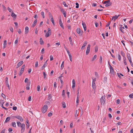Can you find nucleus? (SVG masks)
Listing matches in <instances>:
<instances>
[{"label":"nucleus","mask_w":133,"mask_h":133,"mask_svg":"<svg viewBox=\"0 0 133 133\" xmlns=\"http://www.w3.org/2000/svg\"><path fill=\"white\" fill-rule=\"evenodd\" d=\"M6 82L5 83L6 84V85L7 87H8L9 90H10L9 85L8 84V77H6L5 78Z\"/></svg>","instance_id":"0eeeda50"},{"label":"nucleus","mask_w":133,"mask_h":133,"mask_svg":"<svg viewBox=\"0 0 133 133\" xmlns=\"http://www.w3.org/2000/svg\"><path fill=\"white\" fill-rule=\"evenodd\" d=\"M24 70V69H21V70H20L19 71L20 72L19 75L20 76H21Z\"/></svg>","instance_id":"a878e982"},{"label":"nucleus","mask_w":133,"mask_h":133,"mask_svg":"<svg viewBox=\"0 0 133 133\" xmlns=\"http://www.w3.org/2000/svg\"><path fill=\"white\" fill-rule=\"evenodd\" d=\"M60 9L62 12L64 16L66 17V12L65 11L63 8H60Z\"/></svg>","instance_id":"423d86ee"},{"label":"nucleus","mask_w":133,"mask_h":133,"mask_svg":"<svg viewBox=\"0 0 133 133\" xmlns=\"http://www.w3.org/2000/svg\"><path fill=\"white\" fill-rule=\"evenodd\" d=\"M11 16L13 18L16 17L17 16L13 12H12V14L11 15Z\"/></svg>","instance_id":"b1692460"},{"label":"nucleus","mask_w":133,"mask_h":133,"mask_svg":"<svg viewBox=\"0 0 133 133\" xmlns=\"http://www.w3.org/2000/svg\"><path fill=\"white\" fill-rule=\"evenodd\" d=\"M110 2V0H108L107 1H105L104 3L103 4H106L107 3H109Z\"/></svg>","instance_id":"58836bf2"},{"label":"nucleus","mask_w":133,"mask_h":133,"mask_svg":"<svg viewBox=\"0 0 133 133\" xmlns=\"http://www.w3.org/2000/svg\"><path fill=\"white\" fill-rule=\"evenodd\" d=\"M63 4L64 5V6L65 7H68V5H67L66 3L65 2H63Z\"/></svg>","instance_id":"6e6d98bb"},{"label":"nucleus","mask_w":133,"mask_h":133,"mask_svg":"<svg viewBox=\"0 0 133 133\" xmlns=\"http://www.w3.org/2000/svg\"><path fill=\"white\" fill-rule=\"evenodd\" d=\"M41 15L43 18H44V13L43 12H42L41 13Z\"/></svg>","instance_id":"a19ab883"},{"label":"nucleus","mask_w":133,"mask_h":133,"mask_svg":"<svg viewBox=\"0 0 133 133\" xmlns=\"http://www.w3.org/2000/svg\"><path fill=\"white\" fill-rule=\"evenodd\" d=\"M79 113V111L78 110H77L76 111L75 114V117H76V115H77V116H78V114Z\"/></svg>","instance_id":"c756f323"},{"label":"nucleus","mask_w":133,"mask_h":133,"mask_svg":"<svg viewBox=\"0 0 133 133\" xmlns=\"http://www.w3.org/2000/svg\"><path fill=\"white\" fill-rule=\"evenodd\" d=\"M51 32H47L45 35V37H48L51 35Z\"/></svg>","instance_id":"dca6fc26"},{"label":"nucleus","mask_w":133,"mask_h":133,"mask_svg":"<svg viewBox=\"0 0 133 133\" xmlns=\"http://www.w3.org/2000/svg\"><path fill=\"white\" fill-rule=\"evenodd\" d=\"M117 57L118 58L119 61H120L121 60V56L120 55L118 54L117 55Z\"/></svg>","instance_id":"79ce46f5"},{"label":"nucleus","mask_w":133,"mask_h":133,"mask_svg":"<svg viewBox=\"0 0 133 133\" xmlns=\"http://www.w3.org/2000/svg\"><path fill=\"white\" fill-rule=\"evenodd\" d=\"M76 31L77 33L78 34L79 36H82V32H81L80 29L79 28H77L76 30Z\"/></svg>","instance_id":"39448f33"},{"label":"nucleus","mask_w":133,"mask_h":133,"mask_svg":"<svg viewBox=\"0 0 133 133\" xmlns=\"http://www.w3.org/2000/svg\"><path fill=\"white\" fill-rule=\"evenodd\" d=\"M17 124L18 126V127H20V125L22 124L20 122L18 121L17 122Z\"/></svg>","instance_id":"72a5a7b5"},{"label":"nucleus","mask_w":133,"mask_h":133,"mask_svg":"<svg viewBox=\"0 0 133 133\" xmlns=\"http://www.w3.org/2000/svg\"><path fill=\"white\" fill-rule=\"evenodd\" d=\"M49 17H51L52 18V16L51 13L50 12H49Z\"/></svg>","instance_id":"0e129e2a"},{"label":"nucleus","mask_w":133,"mask_h":133,"mask_svg":"<svg viewBox=\"0 0 133 133\" xmlns=\"http://www.w3.org/2000/svg\"><path fill=\"white\" fill-rule=\"evenodd\" d=\"M27 124H26V128H28L29 127V123L28 121H27L26 122Z\"/></svg>","instance_id":"393cba45"},{"label":"nucleus","mask_w":133,"mask_h":133,"mask_svg":"<svg viewBox=\"0 0 133 133\" xmlns=\"http://www.w3.org/2000/svg\"><path fill=\"white\" fill-rule=\"evenodd\" d=\"M5 130H6L5 129H3L2 130L1 133H5Z\"/></svg>","instance_id":"a18cd8bd"},{"label":"nucleus","mask_w":133,"mask_h":133,"mask_svg":"<svg viewBox=\"0 0 133 133\" xmlns=\"http://www.w3.org/2000/svg\"><path fill=\"white\" fill-rule=\"evenodd\" d=\"M110 73L112 74H114V71L113 70V69L110 70Z\"/></svg>","instance_id":"09e8293b"},{"label":"nucleus","mask_w":133,"mask_h":133,"mask_svg":"<svg viewBox=\"0 0 133 133\" xmlns=\"http://www.w3.org/2000/svg\"><path fill=\"white\" fill-rule=\"evenodd\" d=\"M76 8H79V4L78 3H76Z\"/></svg>","instance_id":"8fccbe9b"},{"label":"nucleus","mask_w":133,"mask_h":133,"mask_svg":"<svg viewBox=\"0 0 133 133\" xmlns=\"http://www.w3.org/2000/svg\"><path fill=\"white\" fill-rule=\"evenodd\" d=\"M8 10L10 12H11L12 11L11 9L9 7L8 8Z\"/></svg>","instance_id":"680f3d73"},{"label":"nucleus","mask_w":133,"mask_h":133,"mask_svg":"<svg viewBox=\"0 0 133 133\" xmlns=\"http://www.w3.org/2000/svg\"><path fill=\"white\" fill-rule=\"evenodd\" d=\"M121 54L122 55L123 57H124L125 56V53L123 51H121Z\"/></svg>","instance_id":"473e14b6"},{"label":"nucleus","mask_w":133,"mask_h":133,"mask_svg":"<svg viewBox=\"0 0 133 133\" xmlns=\"http://www.w3.org/2000/svg\"><path fill=\"white\" fill-rule=\"evenodd\" d=\"M18 32L19 34H21V31L20 29H19Z\"/></svg>","instance_id":"774afa93"},{"label":"nucleus","mask_w":133,"mask_h":133,"mask_svg":"<svg viewBox=\"0 0 133 133\" xmlns=\"http://www.w3.org/2000/svg\"><path fill=\"white\" fill-rule=\"evenodd\" d=\"M92 87L94 89H95L96 88V84L95 83H92Z\"/></svg>","instance_id":"5701e85b"},{"label":"nucleus","mask_w":133,"mask_h":133,"mask_svg":"<svg viewBox=\"0 0 133 133\" xmlns=\"http://www.w3.org/2000/svg\"><path fill=\"white\" fill-rule=\"evenodd\" d=\"M112 4V3L110 2L106 4L105 5V6L106 7H108L110 6Z\"/></svg>","instance_id":"cd10ccee"},{"label":"nucleus","mask_w":133,"mask_h":133,"mask_svg":"<svg viewBox=\"0 0 133 133\" xmlns=\"http://www.w3.org/2000/svg\"><path fill=\"white\" fill-rule=\"evenodd\" d=\"M66 51L67 52V53L69 56H71V54H70L69 51L68 50H66Z\"/></svg>","instance_id":"49530a36"},{"label":"nucleus","mask_w":133,"mask_h":133,"mask_svg":"<svg viewBox=\"0 0 133 133\" xmlns=\"http://www.w3.org/2000/svg\"><path fill=\"white\" fill-rule=\"evenodd\" d=\"M62 106L63 108H65L66 107L65 103V102H62Z\"/></svg>","instance_id":"bb28decb"},{"label":"nucleus","mask_w":133,"mask_h":133,"mask_svg":"<svg viewBox=\"0 0 133 133\" xmlns=\"http://www.w3.org/2000/svg\"><path fill=\"white\" fill-rule=\"evenodd\" d=\"M124 29V27H120V30L121 31V32L123 33H124V31L123 30Z\"/></svg>","instance_id":"e433bc0d"},{"label":"nucleus","mask_w":133,"mask_h":133,"mask_svg":"<svg viewBox=\"0 0 133 133\" xmlns=\"http://www.w3.org/2000/svg\"><path fill=\"white\" fill-rule=\"evenodd\" d=\"M39 42L40 44L41 45H43L44 44V42L42 40V38H40V41Z\"/></svg>","instance_id":"4be33fe9"},{"label":"nucleus","mask_w":133,"mask_h":133,"mask_svg":"<svg viewBox=\"0 0 133 133\" xmlns=\"http://www.w3.org/2000/svg\"><path fill=\"white\" fill-rule=\"evenodd\" d=\"M48 109V106L47 105H44L43 107L42 111L43 113H45Z\"/></svg>","instance_id":"f257e3e1"},{"label":"nucleus","mask_w":133,"mask_h":133,"mask_svg":"<svg viewBox=\"0 0 133 133\" xmlns=\"http://www.w3.org/2000/svg\"><path fill=\"white\" fill-rule=\"evenodd\" d=\"M47 60L44 63V65L41 68V69L42 70H43L44 69L46 65L47 64Z\"/></svg>","instance_id":"ddd939ff"},{"label":"nucleus","mask_w":133,"mask_h":133,"mask_svg":"<svg viewBox=\"0 0 133 133\" xmlns=\"http://www.w3.org/2000/svg\"><path fill=\"white\" fill-rule=\"evenodd\" d=\"M40 86L39 85H38L37 87V91H40Z\"/></svg>","instance_id":"c03bdc74"},{"label":"nucleus","mask_w":133,"mask_h":133,"mask_svg":"<svg viewBox=\"0 0 133 133\" xmlns=\"http://www.w3.org/2000/svg\"><path fill=\"white\" fill-rule=\"evenodd\" d=\"M133 94H131L129 95V97L131 98H133Z\"/></svg>","instance_id":"3c124183"},{"label":"nucleus","mask_w":133,"mask_h":133,"mask_svg":"<svg viewBox=\"0 0 133 133\" xmlns=\"http://www.w3.org/2000/svg\"><path fill=\"white\" fill-rule=\"evenodd\" d=\"M90 45L89 44L87 48V50L86 51V55H88L89 53L90 50Z\"/></svg>","instance_id":"20e7f679"},{"label":"nucleus","mask_w":133,"mask_h":133,"mask_svg":"<svg viewBox=\"0 0 133 133\" xmlns=\"http://www.w3.org/2000/svg\"><path fill=\"white\" fill-rule=\"evenodd\" d=\"M44 48H43L41 50V52L42 54H43L44 53Z\"/></svg>","instance_id":"e2e57ef3"},{"label":"nucleus","mask_w":133,"mask_h":133,"mask_svg":"<svg viewBox=\"0 0 133 133\" xmlns=\"http://www.w3.org/2000/svg\"><path fill=\"white\" fill-rule=\"evenodd\" d=\"M52 98V96L51 94H49L48 97V100H50Z\"/></svg>","instance_id":"c9c22d12"},{"label":"nucleus","mask_w":133,"mask_h":133,"mask_svg":"<svg viewBox=\"0 0 133 133\" xmlns=\"http://www.w3.org/2000/svg\"><path fill=\"white\" fill-rule=\"evenodd\" d=\"M105 98L103 96L100 99L101 104L104 105L105 103Z\"/></svg>","instance_id":"7ed1b4c3"},{"label":"nucleus","mask_w":133,"mask_h":133,"mask_svg":"<svg viewBox=\"0 0 133 133\" xmlns=\"http://www.w3.org/2000/svg\"><path fill=\"white\" fill-rule=\"evenodd\" d=\"M82 22H83V21ZM82 25L84 28V31L85 32V31L86 30H87V27L86 25V24L82 22Z\"/></svg>","instance_id":"f8f14e48"},{"label":"nucleus","mask_w":133,"mask_h":133,"mask_svg":"<svg viewBox=\"0 0 133 133\" xmlns=\"http://www.w3.org/2000/svg\"><path fill=\"white\" fill-rule=\"evenodd\" d=\"M56 82H55L54 83V87L55 88H56Z\"/></svg>","instance_id":"69168bd1"},{"label":"nucleus","mask_w":133,"mask_h":133,"mask_svg":"<svg viewBox=\"0 0 133 133\" xmlns=\"http://www.w3.org/2000/svg\"><path fill=\"white\" fill-rule=\"evenodd\" d=\"M1 96L3 97L4 98H5L6 96L3 93H2L1 94Z\"/></svg>","instance_id":"de8ad7c7"},{"label":"nucleus","mask_w":133,"mask_h":133,"mask_svg":"<svg viewBox=\"0 0 133 133\" xmlns=\"http://www.w3.org/2000/svg\"><path fill=\"white\" fill-rule=\"evenodd\" d=\"M87 41H85V43H84L81 49H84L85 46L87 45Z\"/></svg>","instance_id":"a211bd4d"},{"label":"nucleus","mask_w":133,"mask_h":133,"mask_svg":"<svg viewBox=\"0 0 133 133\" xmlns=\"http://www.w3.org/2000/svg\"><path fill=\"white\" fill-rule=\"evenodd\" d=\"M10 119V117L9 116L7 117L6 118L5 121V123H7L8 122H9Z\"/></svg>","instance_id":"aec40b11"},{"label":"nucleus","mask_w":133,"mask_h":133,"mask_svg":"<svg viewBox=\"0 0 133 133\" xmlns=\"http://www.w3.org/2000/svg\"><path fill=\"white\" fill-rule=\"evenodd\" d=\"M50 60L52 61L53 59V57L52 55H50Z\"/></svg>","instance_id":"13d9d810"},{"label":"nucleus","mask_w":133,"mask_h":133,"mask_svg":"<svg viewBox=\"0 0 133 133\" xmlns=\"http://www.w3.org/2000/svg\"><path fill=\"white\" fill-rule=\"evenodd\" d=\"M38 65V61H36V62L35 65V67H37Z\"/></svg>","instance_id":"052dcab7"},{"label":"nucleus","mask_w":133,"mask_h":133,"mask_svg":"<svg viewBox=\"0 0 133 133\" xmlns=\"http://www.w3.org/2000/svg\"><path fill=\"white\" fill-rule=\"evenodd\" d=\"M29 28L28 26H26L25 28V33L27 34L29 32Z\"/></svg>","instance_id":"6ab92c4d"},{"label":"nucleus","mask_w":133,"mask_h":133,"mask_svg":"<svg viewBox=\"0 0 133 133\" xmlns=\"http://www.w3.org/2000/svg\"><path fill=\"white\" fill-rule=\"evenodd\" d=\"M12 131V129L11 128H9L8 129V131L9 132H11Z\"/></svg>","instance_id":"338daca9"},{"label":"nucleus","mask_w":133,"mask_h":133,"mask_svg":"<svg viewBox=\"0 0 133 133\" xmlns=\"http://www.w3.org/2000/svg\"><path fill=\"white\" fill-rule=\"evenodd\" d=\"M20 127L22 128L21 133H23L25 130V124L24 123H22V124H21V125H20Z\"/></svg>","instance_id":"f03ea898"},{"label":"nucleus","mask_w":133,"mask_h":133,"mask_svg":"<svg viewBox=\"0 0 133 133\" xmlns=\"http://www.w3.org/2000/svg\"><path fill=\"white\" fill-rule=\"evenodd\" d=\"M12 127H16V123L15 122H12Z\"/></svg>","instance_id":"c85d7f7f"},{"label":"nucleus","mask_w":133,"mask_h":133,"mask_svg":"<svg viewBox=\"0 0 133 133\" xmlns=\"http://www.w3.org/2000/svg\"><path fill=\"white\" fill-rule=\"evenodd\" d=\"M59 23L61 27L63 29H64V27L63 25V24L61 18V17L60 18V19H59Z\"/></svg>","instance_id":"1a4fd4ad"},{"label":"nucleus","mask_w":133,"mask_h":133,"mask_svg":"<svg viewBox=\"0 0 133 133\" xmlns=\"http://www.w3.org/2000/svg\"><path fill=\"white\" fill-rule=\"evenodd\" d=\"M64 62L63 61L62 63V64L61 65V70H62L63 68V67H64Z\"/></svg>","instance_id":"f704fd0d"},{"label":"nucleus","mask_w":133,"mask_h":133,"mask_svg":"<svg viewBox=\"0 0 133 133\" xmlns=\"http://www.w3.org/2000/svg\"><path fill=\"white\" fill-rule=\"evenodd\" d=\"M119 16V15H118V16L115 15L112 17L111 20L112 21L113 19H114V21H115L116 19H117L118 17Z\"/></svg>","instance_id":"9d476101"},{"label":"nucleus","mask_w":133,"mask_h":133,"mask_svg":"<svg viewBox=\"0 0 133 133\" xmlns=\"http://www.w3.org/2000/svg\"><path fill=\"white\" fill-rule=\"evenodd\" d=\"M18 37L16 38V40L15 41V44H17L18 43Z\"/></svg>","instance_id":"ea45409f"},{"label":"nucleus","mask_w":133,"mask_h":133,"mask_svg":"<svg viewBox=\"0 0 133 133\" xmlns=\"http://www.w3.org/2000/svg\"><path fill=\"white\" fill-rule=\"evenodd\" d=\"M72 88H74L75 86V81L74 79L72 80Z\"/></svg>","instance_id":"4468645a"},{"label":"nucleus","mask_w":133,"mask_h":133,"mask_svg":"<svg viewBox=\"0 0 133 133\" xmlns=\"http://www.w3.org/2000/svg\"><path fill=\"white\" fill-rule=\"evenodd\" d=\"M43 74L44 77V78L45 79L46 78V74L45 73V72H43Z\"/></svg>","instance_id":"37998d69"},{"label":"nucleus","mask_w":133,"mask_h":133,"mask_svg":"<svg viewBox=\"0 0 133 133\" xmlns=\"http://www.w3.org/2000/svg\"><path fill=\"white\" fill-rule=\"evenodd\" d=\"M52 113L51 112H49L48 114V117H50L52 116Z\"/></svg>","instance_id":"4d7b16f0"},{"label":"nucleus","mask_w":133,"mask_h":133,"mask_svg":"<svg viewBox=\"0 0 133 133\" xmlns=\"http://www.w3.org/2000/svg\"><path fill=\"white\" fill-rule=\"evenodd\" d=\"M102 58L101 56H100L99 63L100 64H102Z\"/></svg>","instance_id":"7c9ffc66"},{"label":"nucleus","mask_w":133,"mask_h":133,"mask_svg":"<svg viewBox=\"0 0 133 133\" xmlns=\"http://www.w3.org/2000/svg\"><path fill=\"white\" fill-rule=\"evenodd\" d=\"M77 91H78V93L77 94V100H76V103H77V104H78L79 102V89H78L77 90Z\"/></svg>","instance_id":"2eb2a0df"},{"label":"nucleus","mask_w":133,"mask_h":133,"mask_svg":"<svg viewBox=\"0 0 133 133\" xmlns=\"http://www.w3.org/2000/svg\"><path fill=\"white\" fill-rule=\"evenodd\" d=\"M23 61H21L19 62L17 64V68H18L20 66H21V65L23 64Z\"/></svg>","instance_id":"9b49d317"},{"label":"nucleus","mask_w":133,"mask_h":133,"mask_svg":"<svg viewBox=\"0 0 133 133\" xmlns=\"http://www.w3.org/2000/svg\"><path fill=\"white\" fill-rule=\"evenodd\" d=\"M97 55H94L92 59V61H93L94 60H95L97 58Z\"/></svg>","instance_id":"2f4dec72"},{"label":"nucleus","mask_w":133,"mask_h":133,"mask_svg":"<svg viewBox=\"0 0 133 133\" xmlns=\"http://www.w3.org/2000/svg\"><path fill=\"white\" fill-rule=\"evenodd\" d=\"M92 79H93L92 83H95V82L96 81V78H95L94 79H93V78H92Z\"/></svg>","instance_id":"5fc2aeb1"},{"label":"nucleus","mask_w":133,"mask_h":133,"mask_svg":"<svg viewBox=\"0 0 133 133\" xmlns=\"http://www.w3.org/2000/svg\"><path fill=\"white\" fill-rule=\"evenodd\" d=\"M51 22H52V24H53L54 25H55V24H54V19H53V18L52 17L51 18Z\"/></svg>","instance_id":"4c0bfd02"},{"label":"nucleus","mask_w":133,"mask_h":133,"mask_svg":"<svg viewBox=\"0 0 133 133\" xmlns=\"http://www.w3.org/2000/svg\"><path fill=\"white\" fill-rule=\"evenodd\" d=\"M37 22V19H36L33 22L32 24V26L33 27H34L36 24Z\"/></svg>","instance_id":"f3484780"},{"label":"nucleus","mask_w":133,"mask_h":133,"mask_svg":"<svg viewBox=\"0 0 133 133\" xmlns=\"http://www.w3.org/2000/svg\"><path fill=\"white\" fill-rule=\"evenodd\" d=\"M69 40L70 42V43L71 45H73V42L72 41L71 38V37H69Z\"/></svg>","instance_id":"412c9836"},{"label":"nucleus","mask_w":133,"mask_h":133,"mask_svg":"<svg viewBox=\"0 0 133 133\" xmlns=\"http://www.w3.org/2000/svg\"><path fill=\"white\" fill-rule=\"evenodd\" d=\"M16 118L19 120L21 122H22L23 121V119L22 117L19 116L18 115L17 116Z\"/></svg>","instance_id":"6e6552de"},{"label":"nucleus","mask_w":133,"mask_h":133,"mask_svg":"<svg viewBox=\"0 0 133 133\" xmlns=\"http://www.w3.org/2000/svg\"><path fill=\"white\" fill-rule=\"evenodd\" d=\"M6 44H7V41L6 40H5L4 41L3 45H6Z\"/></svg>","instance_id":"864d4df0"},{"label":"nucleus","mask_w":133,"mask_h":133,"mask_svg":"<svg viewBox=\"0 0 133 133\" xmlns=\"http://www.w3.org/2000/svg\"><path fill=\"white\" fill-rule=\"evenodd\" d=\"M31 96H29L28 97V100L29 101H31Z\"/></svg>","instance_id":"bf43d9fd"},{"label":"nucleus","mask_w":133,"mask_h":133,"mask_svg":"<svg viewBox=\"0 0 133 133\" xmlns=\"http://www.w3.org/2000/svg\"><path fill=\"white\" fill-rule=\"evenodd\" d=\"M65 94V92L64 90H63L62 92V95L63 96H64Z\"/></svg>","instance_id":"603ef678"}]
</instances>
